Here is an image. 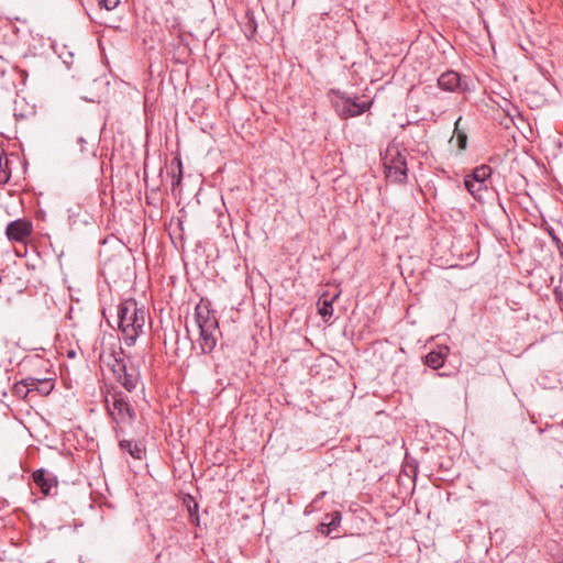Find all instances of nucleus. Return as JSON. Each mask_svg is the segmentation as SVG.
I'll list each match as a JSON object with an SVG mask.
<instances>
[{"instance_id":"f257e3e1","label":"nucleus","mask_w":563,"mask_h":563,"mask_svg":"<svg viewBox=\"0 0 563 563\" xmlns=\"http://www.w3.org/2000/svg\"><path fill=\"white\" fill-rule=\"evenodd\" d=\"M119 329L125 345L133 346L144 333L146 312L133 298L123 300L118 307Z\"/></svg>"},{"instance_id":"f03ea898","label":"nucleus","mask_w":563,"mask_h":563,"mask_svg":"<svg viewBox=\"0 0 563 563\" xmlns=\"http://www.w3.org/2000/svg\"><path fill=\"white\" fill-rule=\"evenodd\" d=\"M104 402L110 418L118 426L117 434H119V431H122L123 426L135 421V408L132 406L128 395L118 389V387L110 386L107 388Z\"/></svg>"},{"instance_id":"7ed1b4c3","label":"nucleus","mask_w":563,"mask_h":563,"mask_svg":"<svg viewBox=\"0 0 563 563\" xmlns=\"http://www.w3.org/2000/svg\"><path fill=\"white\" fill-rule=\"evenodd\" d=\"M384 168L386 178L396 184H402L407 180L406 157L396 147H389L384 157Z\"/></svg>"},{"instance_id":"20e7f679","label":"nucleus","mask_w":563,"mask_h":563,"mask_svg":"<svg viewBox=\"0 0 563 563\" xmlns=\"http://www.w3.org/2000/svg\"><path fill=\"white\" fill-rule=\"evenodd\" d=\"M332 93L334 96L332 104L341 119L357 117L367 111L372 106V101L358 102L356 99L346 97L340 91L333 90Z\"/></svg>"},{"instance_id":"39448f33","label":"nucleus","mask_w":563,"mask_h":563,"mask_svg":"<svg viewBox=\"0 0 563 563\" xmlns=\"http://www.w3.org/2000/svg\"><path fill=\"white\" fill-rule=\"evenodd\" d=\"M112 372L117 380L128 391L132 393L141 383L140 369L133 363H125L123 360H115Z\"/></svg>"},{"instance_id":"423d86ee","label":"nucleus","mask_w":563,"mask_h":563,"mask_svg":"<svg viewBox=\"0 0 563 563\" xmlns=\"http://www.w3.org/2000/svg\"><path fill=\"white\" fill-rule=\"evenodd\" d=\"M490 175L492 168L488 165H482L474 168L472 174L465 177V188L475 199H483L482 192L487 190V179Z\"/></svg>"},{"instance_id":"0eeeda50","label":"nucleus","mask_w":563,"mask_h":563,"mask_svg":"<svg viewBox=\"0 0 563 563\" xmlns=\"http://www.w3.org/2000/svg\"><path fill=\"white\" fill-rule=\"evenodd\" d=\"M33 232V224L26 219H16L8 223L5 235L10 241L24 243Z\"/></svg>"},{"instance_id":"6e6552de","label":"nucleus","mask_w":563,"mask_h":563,"mask_svg":"<svg viewBox=\"0 0 563 563\" xmlns=\"http://www.w3.org/2000/svg\"><path fill=\"white\" fill-rule=\"evenodd\" d=\"M195 320L199 329L217 330L219 325L214 311H211L209 306L202 301L195 308Z\"/></svg>"},{"instance_id":"1a4fd4ad","label":"nucleus","mask_w":563,"mask_h":563,"mask_svg":"<svg viewBox=\"0 0 563 563\" xmlns=\"http://www.w3.org/2000/svg\"><path fill=\"white\" fill-rule=\"evenodd\" d=\"M32 477L44 495H51L52 489L56 488L58 484L56 476L44 468L36 470Z\"/></svg>"},{"instance_id":"9d476101","label":"nucleus","mask_w":563,"mask_h":563,"mask_svg":"<svg viewBox=\"0 0 563 563\" xmlns=\"http://www.w3.org/2000/svg\"><path fill=\"white\" fill-rule=\"evenodd\" d=\"M199 331H200V333H199L198 343H199L201 353L210 354L217 345L218 335L221 334L219 327L217 328V330H213L212 328L211 329L206 328V329H199Z\"/></svg>"},{"instance_id":"9b49d317","label":"nucleus","mask_w":563,"mask_h":563,"mask_svg":"<svg viewBox=\"0 0 563 563\" xmlns=\"http://www.w3.org/2000/svg\"><path fill=\"white\" fill-rule=\"evenodd\" d=\"M438 86L445 91H457L463 89L462 78L459 73L448 70L438 78Z\"/></svg>"},{"instance_id":"f8f14e48","label":"nucleus","mask_w":563,"mask_h":563,"mask_svg":"<svg viewBox=\"0 0 563 563\" xmlns=\"http://www.w3.org/2000/svg\"><path fill=\"white\" fill-rule=\"evenodd\" d=\"M449 354V347L445 345L438 346L437 350H432L424 357V363L432 369H438L443 366L445 358Z\"/></svg>"},{"instance_id":"ddd939ff","label":"nucleus","mask_w":563,"mask_h":563,"mask_svg":"<svg viewBox=\"0 0 563 563\" xmlns=\"http://www.w3.org/2000/svg\"><path fill=\"white\" fill-rule=\"evenodd\" d=\"M26 387H31L33 391H37L42 396H47L54 388V384L49 378H36V377H26L25 378Z\"/></svg>"},{"instance_id":"4468645a","label":"nucleus","mask_w":563,"mask_h":563,"mask_svg":"<svg viewBox=\"0 0 563 563\" xmlns=\"http://www.w3.org/2000/svg\"><path fill=\"white\" fill-rule=\"evenodd\" d=\"M119 446L121 448V450L129 452V454L134 459L141 460L143 457L144 449L137 442L130 440H120Z\"/></svg>"},{"instance_id":"2eb2a0df","label":"nucleus","mask_w":563,"mask_h":563,"mask_svg":"<svg viewBox=\"0 0 563 563\" xmlns=\"http://www.w3.org/2000/svg\"><path fill=\"white\" fill-rule=\"evenodd\" d=\"M335 297L329 298L327 294H323L318 300V312L325 321L332 316V303Z\"/></svg>"},{"instance_id":"dca6fc26","label":"nucleus","mask_w":563,"mask_h":563,"mask_svg":"<svg viewBox=\"0 0 563 563\" xmlns=\"http://www.w3.org/2000/svg\"><path fill=\"white\" fill-rule=\"evenodd\" d=\"M11 161L4 152L0 153V184H7L11 178Z\"/></svg>"},{"instance_id":"f3484780","label":"nucleus","mask_w":563,"mask_h":563,"mask_svg":"<svg viewBox=\"0 0 563 563\" xmlns=\"http://www.w3.org/2000/svg\"><path fill=\"white\" fill-rule=\"evenodd\" d=\"M341 512L334 511L332 514H328L324 517V521L321 523L322 528H327L325 534H330L332 531L336 530V528L341 523Z\"/></svg>"},{"instance_id":"a211bd4d","label":"nucleus","mask_w":563,"mask_h":563,"mask_svg":"<svg viewBox=\"0 0 563 563\" xmlns=\"http://www.w3.org/2000/svg\"><path fill=\"white\" fill-rule=\"evenodd\" d=\"M188 514H189V520L192 525L199 526V514H198V503L189 496V500L187 503Z\"/></svg>"},{"instance_id":"6ab92c4d","label":"nucleus","mask_w":563,"mask_h":563,"mask_svg":"<svg viewBox=\"0 0 563 563\" xmlns=\"http://www.w3.org/2000/svg\"><path fill=\"white\" fill-rule=\"evenodd\" d=\"M13 391L21 398H26L30 393H33L31 387H26L25 378L14 385Z\"/></svg>"},{"instance_id":"aec40b11","label":"nucleus","mask_w":563,"mask_h":563,"mask_svg":"<svg viewBox=\"0 0 563 563\" xmlns=\"http://www.w3.org/2000/svg\"><path fill=\"white\" fill-rule=\"evenodd\" d=\"M461 120H462V118H459L455 121V133H456L459 148L460 150H465L466 148L467 136H466V134L464 132L459 130V125H460Z\"/></svg>"},{"instance_id":"412c9836","label":"nucleus","mask_w":563,"mask_h":563,"mask_svg":"<svg viewBox=\"0 0 563 563\" xmlns=\"http://www.w3.org/2000/svg\"><path fill=\"white\" fill-rule=\"evenodd\" d=\"M547 232L549 233V235L551 236L552 241L554 242V244L556 245V249L559 251V254L561 256V258L563 260V242L561 241V239L555 234V231L553 228H547Z\"/></svg>"},{"instance_id":"4be33fe9","label":"nucleus","mask_w":563,"mask_h":563,"mask_svg":"<svg viewBox=\"0 0 563 563\" xmlns=\"http://www.w3.org/2000/svg\"><path fill=\"white\" fill-rule=\"evenodd\" d=\"M96 1L100 8H104L108 11L117 8V5L120 2L119 0H96Z\"/></svg>"},{"instance_id":"5701e85b","label":"nucleus","mask_w":563,"mask_h":563,"mask_svg":"<svg viewBox=\"0 0 563 563\" xmlns=\"http://www.w3.org/2000/svg\"><path fill=\"white\" fill-rule=\"evenodd\" d=\"M554 299L560 305L561 310H563V289L561 286H556L553 290Z\"/></svg>"},{"instance_id":"b1692460","label":"nucleus","mask_w":563,"mask_h":563,"mask_svg":"<svg viewBox=\"0 0 563 563\" xmlns=\"http://www.w3.org/2000/svg\"><path fill=\"white\" fill-rule=\"evenodd\" d=\"M179 173L177 176H174V180L172 183L173 187L178 186L181 181V164L178 162Z\"/></svg>"},{"instance_id":"393cba45","label":"nucleus","mask_w":563,"mask_h":563,"mask_svg":"<svg viewBox=\"0 0 563 563\" xmlns=\"http://www.w3.org/2000/svg\"><path fill=\"white\" fill-rule=\"evenodd\" d=\"M327 492L319 493L316 498L313 499L312 504L318 503L320 499H322L325 496Z\"/></svg>"},{"instance_id":"a878e982","label":"nucleus","mask_w":563,"mask_h":563,"mask_svg":"<svg viewBox=\"0 0 563 563\" xmlns=\"http://www.w3.org/2000/svg\"><path fill=\"white\" fill-rule=\"evenodd\" d=\"M250 23L252 24V34L255 33L256 31V25H255V22H254V16H250Z\"/></svg>"},{"instance_id":"bb28decb","label":"nucleus","mask_w":563,"mask_h":563,"mask_svg":"<svg viewBox=\"0 0 563 563\" xmlns=\"http://www.w3.org/2000/svg\"><path fill=\"white\" fill-rule=\"evenodd\" d=\"M295 2H296V0H292V1H291V5H295Z\"/></svg>"}]
</instances>
